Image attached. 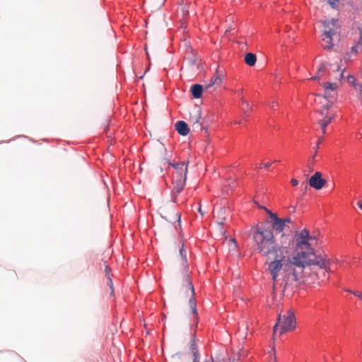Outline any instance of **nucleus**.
<instances>
[{"instance_id": "f257e3e1", "label": "nucleus", "mask_w": 362, "mask_h": 362, "mask_svg": "<svg viewBox=\"0 0 362 362\" xmlns=\"http://www.w3.org/2000/svg\"><path fill=\"white\" fill-rule=\"evenodd\" d=\"M292 245H287L279 247L276 253L271 258H266L268 262V269L272 275L274 288L279 283L284 287L291 281H300L306 277L313 280L320 277L316 271L313 272V267H325L327 260L320 257H315L313 254L297 252L291 255Z\"/></svg>"}, {"instance_id": "f03ea898", "label": "nucleus", "mask_w": 362, "mask_h": 362, "mask_svg": "<svg viewBox=\"0 0 362 362\" xmlns=\"http://www.w3.org/2000/svg\"><path fill=\"white\" fill-rule=\"evenodd\" d=\"M255 250L265 258H271L276 253L281 245H293V240L289 235H281L275 238L269 228L255 227L251 230Z\"/></svg>"}, {"instance_id": "7ed1b4c3", "label": "nucleus", "mask_w": 362, "mask_h": 362, "mask_svg": "<svg viewBox=\"0 0 362 362\" xmlns=\"http://www.w3.org/2000/svg\"><path fill=\"white\" fill-rule=\"evenodd\" d=\"M180 264L182 267V274L178 276L182 279V287L180 293L187 297H189V304L194 315L197 313V305L192 298L194 295V289L192 281L188 274V264L187 261L186 250L182 247L180 249Z\"/></svg>"}, {"instance_id": "20e7f679", "label": "nucleus", "mask_w": 362, "mask_h": 362, "mask_svg": "<svg viewBox=\"0 0 362 362\" xmlns=\"http://www.w3.org/2000/svg\"><path fill=\"white\" fill-rule=\"evenodd\" d=\"M308 237V230L307 229H303L300 232H297L295 235V240H296V248L298 251V252H305L306 254L312 253L315 257H320L322 259L327 260V264L325 267H313V269H317L322 272L324 276H325L326 272L329 270L330 266V259L328 258L327 255L325 253H320L317 255L314 250L312 247V243L309 242Z\"/></svg>"}, {"instance_id": "39448f33", "label": "nucleus", "mask_w": 362, "mask_h": 362, "mask_svg": "<svg viewBox=\"0 0 362 362\" xmlns=\"http://www.w3.org/2000/svg\"><path fill=\"white\" fill-rule=\"evenodd\" d=\"M322 32V46L327 50H332L335 45V37L339 40V25L337 23V20L325 21Z\"/></svg>"}, {"instance_id": "423d86ee", "label": "nucleus", "mask_w": 362, "mask_h": 362, "mask_svg": "<svg viewBox=\"0 0 362 362\" xmlns=\"http://www.w3.org/2000/svg\"><path fill=\"white\" fill-rule=\"evenodd\" d=\"M169 165L173 166L175 170L173 175V183L174 185L173 192L174 193L179 194L184 189L185 185L187 164L182 162L175 164L169 163Z\"/></svg>"}, {"instance_id": "0eeeda50", "label": "nucleus", "mask_w": 362, "mask_h": 362, "mask_svg": "<svg viewBox=\"0 0 362 362\" xmlns=\"http://www.w3.org/2000/svg\"><path fill=\"white\" fill-rule=\"evenodd\" d=\"M280 326V334L293 330L296 327V320L294 313L291 310H288L285 314L279 315L278 322L274 326V332L277 330V327Z\"/></svg>"}, {"instance_id": "6e6552de", "label": "nucleus", "mask_w": 362, "mask_h": 362, "mask_svg": "<svg viewBox=\"0 0 362 362\" xmlns=\"http://www.w3.org/2000/svg\"><path fill=\"white\" fill-rule=\"evenodd\" d=\"M320 103L322 104V106L317 110L319 115L317 122H322V124H329L337 117V112L333 107L332 102L327 101L323 103L320 100Z\"/></svg>"}, {"instance_id": "1a4fd4ad", "label": "nucleus", "mask_w": 362, "mask_h": 362, "mask_svg": "<svg viewBox=\"0 0 362 362\" xmlns=\"http://www.w3.org/2000/svg\"><path fill=\"white\" fill-rule=\"evenodd\" d=\"M323 87L325 93L324 95H317L320 100L324 99L327 101H332V104L337 98V89L339 87V83L336 82H325L321 83Z\"/></svg>"}, {"instance_id": "9d476101", "label": "nucleus", "mask_w": 362, "mask_h": 362, "mask_svg": "<svg viewBox=\"0 0 362 362\" xmlns=\"http://www.w3.org/2000/svg\"><path fill=\"white\" fill-rule=\"evenodd\" d=\"M268 212L270 218L273 221L272 223V230L275 231V238H279L281 235H286L285 233L286 230H289V227L285 224H284V221L282 218H280L277 216L276 214L272 213L271 211L267 210Z\"/></svg>"}, {"instance_id": "9b49d317", "label": "nucleus", "mask_w": 362, "mask_h": 362, "mask_svg": "<svg viewBox=\"0 0 362 362\" xmlns=\"http://www.w3.org/2000/svg\"><path fill=\"white\" fill-rule=\"evenodd\" d=\"M350 40L354 41L351 53L356 54L358 52H361L362 45L361 41L362 40V30L360 27L356 26L351 28Z\"/></svg>"}, {"instance_id": "f8f14e48", "label": "nucleus", "mask_w": 362, "mask_h": 362, "mask_svg": "<svg viewBox=\"0 0 362 362\" xmlns=\"http://www.w3.org/2000/svg\"><path fill=\"white\" fill-rule=\"evenodd\" d=\"M189 122L194 131L202 129V112L199 108H194L189 113Z\"/></svg>"}, {"instance_id": "ddd939ff", "label": "nucleus", "mask_w": 362, "mask_h": 362, "mask_svg": "<svg viewBox=\"0 0 362 362\" xmlns=\"http://www.w3.org/2000/svg\"><path fill=\"white\" fill-rule=\"evenodd\" d=\"M326 184V180L322 178V174L320 172H315L309 179V185L315 189H321Z\"/></svg>"}, {"instance_id": "4468645a", "label": "nucleus", "mask_w": 362, "mask_h": 362, "mask_svg": "<svg viewBox=\"0 0 362 362\" xmlns=\"http://www.w3.org/2000/svg\"><path fill=\"white\" fill-rule=\"evenodd\" d=\"M223 75L219 74L218 69L216 71L214 76L211 77L210 82L206 86V89H208L212 86L219 87L223 81Z\"/></svg>"}, {"instance_id": "2eb2a0df", "label": "nucleus", "mask_w": 362, "mask_h": 362, "mask_svg": "<svg viewBox=\"0 0 362 362\" xmlns=\"http://www.w3.org/2000/svg\"><path fill=\"white\" fill-rule=\"evenodd\" d=\"M175 129L182 136H186L189 133V128L187 124L184 121H179L175 124Z\"/></svg>"}, {"instance_id": "dca6fc26", "label": "nucleus", "mask_w": 362, "mask_h": 362, "mask_svg": "<svg viewBox=\"0 0 362 362\" xmlns=\"http://www.w3.org/2000/svg\"><path fill=\"white\" fill-rule=\"evenodd\" d=\"M226 209L225 207H220L219 210L216 212V215L214 216L217 218V223L219 226H223L226 223Z\"/></svg>"}, {"instance_id": "f3484780", "label": "nucleus", "mask_w": 362, "mask_h": 362, "mask_svg": "<svg viewBox=\"0 0 362 362\" xmlns=\"http://www.w3.org/2000/svg\"><path fill=\"white\" fill-rule=\"evenodd\" d=\"M327 74V64H321L320 67L317 69V74L311 78L313 80L320 81L322 78Z\"/></svg>"}, {"instance_id": "a211bd4d", "label": "nucleus", "mask_w": 362, "mask_h": 362, "mask_svg": "<svg viewBox=\"0 0 362 362\" xmlns=\"http://www.w3.org/2000/svg\"><path fill=\"white\" fill-rule=\"evenodd\" d=\"M203 87L199 84H194L191 87V93L194 98H200L203 92Z\"/></svg>"}, {"instance_id": "6ab92c4d", "label": "nucleus", "mask_w": 362, "mask_h": 362, "mask_svg": "<svg viewBox=\"0 0 362 362\" xmlns=\"http://www.w3.org/2000/svg\"><path fill=\"white\" fill-rule=\"evenodd\" d=\"M257 62V57L253 53H247L245 56V62L250 66H253Z\"/></svg>"}, {"instance_id": "aec40b11", "label": "nucleus", "mask_w": 362, "mask_h": 362, "mask_svg": "<svg viewBox=\"0 0 362 362\" xmlns=\"http://www.w3.org/2000/svg\"><path fill=\"white\" fill-rule=\"evenodd\" d=\"M327 2L333 9H339L340 6V0H327Z\"/></svg>"}, {"instance_id": "412c9836", "label": "nucleus", "mask_w": 362, "mask_h": 362, "mask_svg": "<svg viewBox=\"0 0 362 362\" xmlns=\"http://www.w3.org/2000/svg\"><path fill=\"white\" fill-rule=\"evenodd\" d=\"M242 103L243 105H245V107H243V110L244 111V114H243V118L245 119L248 115L247 114V108L250 107V105H249V103L246 100H245L244 99H242Z\"/></svg>"}, {"instance_id": "4be33fe9", "label": "nucleus", "mask_w": 362, "mask_h": 362, "mask_svg": "<svg viewBox=\"0 0 362 362\" xmlns=\"http://www.w3.org/2000/svg\"><path fill=\"white\" fill-rule=\"evenodd\" d=\"M308 239H309V242L312 243V246L317 243L316 236L310 235L309 232Z\"/></svg>"}, {"instance_id": "5701e85b", "label": "nucleus", "mask_w": 362, "mask_h": 362, "mask_svg": "<svg viewBox=\"0 0 362 362\" xmlns=\"http://www.w3.org/2000/svg\"><path fill=\"white\" fill-rule=\"evenodd\" d=\"M192 353L194 356L193 362H199V351H194Z\"/></svg>"}, {"instance_id": "b1692460", "label": "nucleus", "mask_w": 362, "mask_h": 362, "mask_svg": "<svg viewBox=\"0 0 362 362\" xmlns=\"http://www.w3.org/2000/svg\"><path fill=\"white\" fill-rule=\"evenodd\" d=\"M316 154H317V151H315V153L313 155V156L312 157V158L310 159L309 161H308V165H309V167H310V172L313 170L312 166L313 165L314 160H315V157Z\"/></svg>"}, {"instance_id": "393cba45", "label": "nucleus", "mask_w": 362, "mask_h": 362, "mask_svg": "<svg viewBox=\"0 0 362 362\" xmlns=\"http://www.w3.org/2000/svg\"><path fill=\"white\" fill-rule=\"evenodd\" d=\"M337 72H339V73L337 74V75L334 78H335L336 79H337L338 81H340V80L342 78V77H343L344 71H341V70L339 69V68H338V69H337Z\"/></svg>"}, {"instance_id": "a878e982", "label": "nucleus", "mask_w": 362, "mask_h": 362, "mask_svg": "<svg viewBox=\"0 0 362 362\" xmlns=\"http://www.w3.org/2000/svg\"><path fill=\"white\" fill-rule=\"evenodd\" d=\"M317 124H319L322 134H325L326 133V127L328 126V124H322V122H317Z\"/></svg>"}, {"instance_id": "bb28decb", "label": "nucleus", "mask_w": 362, "mask_h": 362, "mask_svg": "<svg viewBox=\"0 0 362 362\" xmlns=\"http://www.w3.org/2000/svg\"><path fill=\"white\" fill-rule=\"evenodd\" d=\"M190 350H191L192 352H193L194 351H198V349L197 348V346L195 344L194 339L192 340V342H191V344H190Z\"/></svg>"}, {"instance_id": "cd10ccee", "label": "nucleus", "mask_w": 362, "mask_h": 362, "mask_svg": "<svg viewBox=\"0 0 362 362\" xmlns=\"http://www.w3.org/2000/svg\"><path fill=\"white\" fill-rule=\"evenodd\" d=\"M349 292L357 296L359 299L362 300V292H354L351 291Z\"/></svg>"}, {"instance_id": "c85d7f7f", "label": "nucleus", "mask_w": 362, "mask_h": 362, "mask_svg": "<svg viewBox=\"0 0 362 362\" xmlns=\"http://www.w3.org/2000/svg\"><path fill=\"white\" fill-rule=\"evenodd\" d=\"M198 211L201 214L202 216H203L204 215V212L202 209V205H201L200 202L199 203Z\"/></svg>"}, {"instance_id": "c756f323", "label": "nucleus", "mask_w": 362, "mask_h": 362, "mask_svg": "<svg viewBox=\"0 0 362 362\" xmlns=\"http://www.w3.org/2000/svg\"><path fill=\"white\" fill-rule=\"evenodd\" d=\"M291 183L293 186H297L298 185V181L296 179H292L291 180Z\"/></svg>"}, {"instance_id": "7c9ffc66", "label": "nucleus", "mask_w": 362, "mask_h": 362, "mask_svg": "<svg viewBox=\"0 0 362 362\" xmlns=\"http://www.w3.org/2000/svg\"><path fill=\"white\" fill-rule=\"evenodd\" d=\"M105 273H106V275L107 276H110V268L108 267V266H105Z\"/></svg>"}, {"instance_id": "2f4dec72", "label": "nucleus", "mask_w": 362, "mask_h": 362, "mask_svg": "<svg viewBox=\"0 0 362 362\" xmlns=\"http://www.w3.org/2000/svg\"><path fill=\"white\" fill-rule=\"evenodd\" d=\"M284 221V224L287 226V223H290L291 222V220L289 218H282Z\"/></svg>"}, {"instance_id": "473e14b6", "label": "nucleus", "mask_w": 362, "mask_h": 362, "mask_svg": "<svg viewBox=\"0 0 362 362\" xmlns=\"http://www.w3.org/2000/svg\"><path fill=\"white\" fill-rule=\"evenodd\" d=\"M301 187H303V190L306 191L308 189V185L305 182H303L301 184Z\"/></svg>"}, {"instance_id": "72a5a7b5", "label": "nucleus", "mask_w": 362, "mask_h": 362, "mask_svg": "<svg viewBox=\"0 0 362 362\" xmlns=\"http://www.w3.org/2000/svg\"><path fill=\"white\" fill-rule=\"evenodd\" d=\"M271 165H272V163L268 162V163H266L264 164V167L265 168H269L271 166Z\"/></svg>"}, {"instance_id": "f704fd0d", "label": "nucleus", "mask_w": 362, "mask_h": 362, "mask_svg": "<svg viewBox=\"0 0 362 362\" xmlns=\"http://www.w3.org/2000/svg\"><path fill=\"white\" fill-rule=\"evenodd\" d=\"M107 281H107V284H108L109 286H110L111 284H112V279L110 278V276H108V277H107Z\"/></svg>"}, {"instance_id": "c9c22d12", "label": "nucleus", "mask_w": 362, "mask_h": 362, "mask_svg": "<svg viewBox=\"0 0 362 362\" xmlns=\"http://www.w3.org/2000/svg\"><path fill=\"white\" fill-rule=\"evenodd\" d=\"M322 139L323 138L322 137H320L318 140V142H317V147H319V145L321 144V142L322 141Z\"/></svg>"}, {"instance_id": "e433bc0d", "label": "nucleus", "mask_w": 362, "mask_h": 362, "mask_svg": "<svg viewBox=\"0 0 362 362\" xmlns=\"http://www.w3.org/2000/svg\"><path fill=\"white\" fill-rule=\"evenodd\" d=\"M109 287H110V288L111 290V294H112L113 291H114V290H113V284H111L110 286H109Z\"/></svg>"}, {"instance_id": "4c0bfd02", "label": "nucleus", "mask_w": 362, "mask_h": 362, "mask_svg": "<svg viewBox=\"0 0 362 362\" xmlns=\"http://www.w3.org/2000/svg\"><path fill=\"white\" fill-rule=\"evenodd\" d=\"M160 148L165 151V148L162 144H160Z\"/></svg>"}, {"instance_id": "58836bf2", "label": "nucleus", "mask_w": 362, "mask_h": 362, "mask_svg": "<svg viewBox=\"0 0 362 362\" xmlns=\"http://www.w3.org/2000/svg\"><path fill=\"white\" fill-rule=\"evenodd\" d=\"M358 207L362 210V203H358Z\"/></svg>"}, {"instance_id": "ea45409f", "label": "nucleus", "mask_w": 362, "mask_h": 362, "mask_svg": "<svg viewBox=\"0 0 362 362\" xmlns=\"http://www.w3.org/2000/svg\"><path fill=\"white\" fill-rule=\"evenodd\" d=\"M230 241H231L233 243L235 244V239H231V240H230Z\"/></svg>"}]
</instances>
